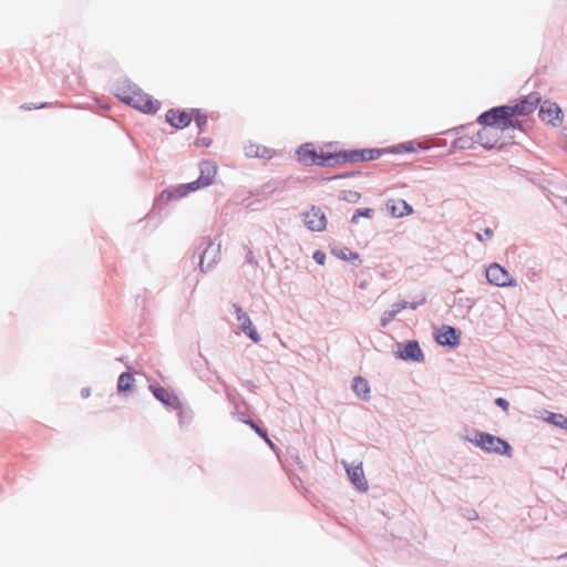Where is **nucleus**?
<instances>
[{
    "label": "nucleus",
    "instance_id": "18",
    "mask_svg": "<svg viewBox=\"0 0 567 567\" xmlns=\"http://www.w3.org/2000/svg\"><path fill=\"white\" fill-rule=\"evenodd\" d=\"M199 173L200 174L197 179L203 183L204 187H207L214 182L217 173V166L212 161H202L199 163Z\"/></svg>",
    "mask_w": 567,
    "mask_h": 567
},
{
    "label": "nucleus",
    "instance_id": "4",
    "mask_svg": "<svg viewBox=\"0 0 567 567\" xmlns=\"http://www.w3.org/2000/svg\"><path fill=\"white\" fill-rule=\"evenodd\" d=\"M332 167L339 166L344 163H358L378 159L383 155L380 148H362V150H343L331 152Z\"/></svg>",
    "mask_w": 567,
    "mask_h": 567
},
{
    "label": "nucleus",
    "instance_id": "30",
    "mask_svg": "<svg viewBox=\"0 0 567 567\" xmlns=\"http://www.w3.org/2000/svg\"><path fill=\"white\" fill-rule=\"evenodd\" d=\"M332 252L340 259L342 260H349L351 261L353 265L354 264V260H358L360 261L359 259V255L357 252H353L351 251L349 248L347 247H342L340 249H333Z\"/></svg>",
    "mask_w": 567,
    "mask_h": 567
},
{
    "label": "nucleus",
    "instance_id": "23",
    "mask_svg": "<svg viewBox=\"0 0 567 567\" xmlns=\"http://www.w3.org/2000/svg\"><path fill=\"white\" fill-rule=\"evenodd\" d=\"M135 386V379L133 373L126 371L122 372L117 379L116 391L118 394H126L133 391Z\"/></svg>",
    "mask_w": 567,
    "mask_h": 567
},
{
    "label": "nucleus",
    "instance_id": "13",
    "mask_svg": "<svg viewBox=\"0 0 567 567\" xmlns=\"http://www.w3.org/2000/svg\"><path fill=\"white\" fill-rule=\"evenodd\" d=\"M187 195L185 184L167 187L155 198L154 206L162 209L169 202L181 199Z\"/></svg>",
    "mask_w": 567,
    "mask_h": 567
},
{
    "label": "nucleus",
    "instance_id": "32",
    "mask_svg": "<svg viewBox=\"0 0 567 567\" xmlns=\"http://www.w3.org/2000/svg\"><path fill=\"white\" fill-rule=\"evenodd\" d=\"M546 421L559 429L567 430V417L560 413L550 412Z\"/></svg>",
    "mask_w": 567,
    "mask_h": 567
},
{
    "label": "nucleus",
    "instance_id": "53",
    "mask_svg": "<svg viewBox=\"0 0 567 567\" xmlns=\"http://www.w3.org/2000/svg\"><path fill=\"white\" fill-rule=\"evenodd\" d=\"M565 204L567 205V197L565 198Z\"/></svg>",
    "mask_w": 567,
    "mask_h": 567
},
{
    "label": "nucleus",
    "instance_id": "5",
    "mask_svg": "<svg viewBox=\"0 0 567 567\" xmlns=\"http://www.w3.org/2000/svg\"><path fill=\"white\" fill-rule=\"evenodd\" d=\"M485 275L487 281L497 287H513L516 285V281L511 274L498 264H492L487 267Z\"/></svg>",
    "mask_w": 567,
    "mask_h": 567
},
{
    "label": "nucleus",
    "instance_id": "38",
    "mask_svg": "<svg viewBox=\"0 0 567 567\" xmlns=\"http://www.w3.org/2000/svg\"><path fill=\"white\" fill-rule=\"evenodd\" d=\"M204 185L198 179L193 181L190 183H185L186 193L190 194L192 192L198 190L203 188Z\"/></svg>",
    "mask_w": 567,
    "mask_h": 567
},
{
    "label": "nucleus",
    "instance_id": "17",
    "mask_svg": "<svg viewBox=\"0 0 567 567\" xmlns=\"http://www.w3.org/2000/svg\"><path fill=\"white\" fill-rule=\"evenodd\" d=\"M491 110L498 111L491 115V127L501 130L502 132L507 131V125H512V123L509 122L506 104L491 107Z\"/></svg>",
    "mask_w": 567,
    "mask_h": 567
},
{
    "label": "nucleus",
    "instance_id": "28",
    "mask_svg": "<svg viewBox=\"0 0 567 567\" xmlns=\"http://www.w3.org/2000/svg\"><path fill=\"white\" fill-rule=\"evenodd\" d=\"M405 308H406V303H399V302L393 303L389 310H385L382 313L381 319H380L381 327L385 328L395 318V316L398 313H400L401 310H403Z\"/></svg>",
    "mask_w": 567,
    "mask_h": 567
},
{
    "label": "nucleus",
    "instance_id": "7",
    "mask_svg": "<svg viewBox=\"0 0 567 567\" xmlns=\"http://www.w3.org/2000/svg\"><path fill=\"white\" fill-rule=\"evenodd\" d=\"M539 102H540V97L537 94H530V95L519 100L514 105L506 104L508 116L514 117V116H518V115H522V116L529 115L537 109V105L539 104Z\"/></svg>",
    "mask_w": 567,
    "mask_h": 567
},
{
    "label": "nucleus",
    "instance_id": "16",
    "mask_svg": "<svg viewBox=\"0 0 567 567\" xmlns=\"http://www.w3.org/2000/svg\"><path fill=\"white\" fill-rule=\"evenodd\" d=\"M347 474L351 483L355 486V488L360 492H365L368 489V482L364 476L362 464L350 466L344 464Z\"/></svg>",
    "mask_w": 567,
    "mask_h": 567
},
{
    "label": "nucleus",
    "instance_id": "45",
    "mask_svg": "<svg viewBox=\"0 0 567 567\" xmlns=\"http://www.w3.org/2000/svg\"><path fill=\"white\" fill-rule=\"evenodd\" d=\"M509 122L512 123V125H507V130L515 128V130L524 131V125H523L522 121L509 117Z\"/></svg>",
    "mask_w": 567,
    "mask_h": 567
},
{
    "label": "nucleus",
    "instance_id": "10",
    "mask_svg": "<svg viewBox=\"0 0 567 567\" xmlns=\"http://www.w3.org/2000/svg\"><path fill=\"white\" fill-rule=\"evenodd\" d=\"M434 338L440 346L456 348L461 343V331L455 327L443 324Z\"/></svg>",
    "mask_w": 567,
    "mask_h": 567
},
{
    "label": "nucleus",
    "instance_id": "35",
    "mask_svg": "<svg viewBox=\"0 0 567 567\" xmlns=\"http://www.w3.org/2000/svg\"><path fill=\"white\" fill-rule=\"evenodd\" d=\"M485 432L474 431L473 436L466 435L465 440L473 443L475 446L482 449L483 435Z\"/></svg>",
    "mask_w": 567,
    "mask_h": 567
},
{
    "label": "nucleus",
    "instance_id": "40",
    "mask_svg": "<svg viewBox=\"0 0 567 567\" xmlns=\"http://www.w3.org/2000/svg\"><path fill=\"white\" fill-rule=\"evenodd\" d=\"M313 260L319 265H324L326 261V252L322 250H316L312 255Z\"/></svg>",
    "mask_w": 567,
    "mask_h": 567
},
{
    "label": "nucleus",
    "instance_id": "27",
    "mask_svg": "<svg viewBox=\"0 0 567 567\" xmlns=\"http://www.w3.org/2000/svg\"><path fill=\"white\" fill-rule=\"evenodd\" d=\"M380 151H383V154H402L416 152V148L414 141H408L390 147L380 148Z\"/></svg>",
    "mask_w": 567,
    "mask_h": 567
},
{
    "label": "nucleus",
    "instance_id": "14",
    "mask_svg": "<svg viewBox=\"0 0 567 567\" xmlns=\"http://www.w3.org/2000/svg\"><path fill=\"white\" fill-rule=\"evenodd\" d=\"M154 398L166 408L179 406V399L174 393L159 385L158 383H151L148 386Z\"/></svg>",
    "mask_w": 567,
    "mask_h": 567
},
{
    "label": "nucleus",
    "instance_id": "25",
    "mask_svg": "<svg viewBox=\"0 0 567 567\" xmlns=\"http://www.w3.org/2000/svg\"><path fill=\"white\" fill-rule=\"evenodd\" d=\"M240 420L243 423L249 425L255 431V433L261 437L272 450L275 449V445L269 439L266 429L259 426L252 419L246 417L245 414H241Z\"/></svg>",
    "mask_w": 567,
    "mask_h": 567
},
{
    "label": "nucleus",
    "instance_id": "48",
    "mask_svg": "<svg viewBox=\"0 0 567 567\" xmlns=\"http://www.w3.org/2000/svg\"><path fill=\"white\" fill-rule=\"evenodd\" d=\"M466 518L468 520H475V519L478 518V514H477L476 511L472 509V511L468 512V515H466Z\"/></svg>",
    "mask_w": 567,
    "mask_h": 567
},
{
    "label": "nucleus",
    "instance_id": "34",
    "mask_svg": "<svg viewBox=\"0 0 567 567\" xmlns=\"http://www.w3.org/2000/svg\"><path fill=\"white\" fill-rule=\"evenodd\" d=\"M498 111H494V110H487L483 113H481L477 117V123L484 125V127H491V121H492V116L494 113H497Z\"/></svg>",
    "mask_w": 567,
    "mask_h": 567
},
{
    "label": "nucleus",
    "instance_id": "9",
    "mask_svg": "<svg viewBox=\"0 0 567 567\" xmlns=\"http://www.w3.org/2000/svg\"><path fill=\"white\" fill-rule=\"evenodd\" d=\"M399 350L396 358L408 362H423L424 354L416 340H409L403 343H398Z\"/></svg>",
    "mask_w": 567,
    "mask_h": 567
},
{
    "label": "nucleus",
    "instance_id": "44",
    "mask_svg": "<svg viewBox=\"0 0 567 567\" xmlns=\"http://www.w3.org/2000/svg\"><path fill=\"white\" fill-rule=\"evenodd\" d=\"M289 455H290L291 460L293 461V463L299 466V468H301V470L305 468V465H303L297 451L289 452Z\"/></svg>",
    "mask_w": 567,
    "mask_h": 567
},
{
    "label": "nucleus",
    "instance_id": "43",
    "mask_svg": "<svg viewBox=\"0 0 567 567\" xmlns=\"http://www.w3.org/2000/svg\"><path fill=\"white\" fill-rule=\"evenodd\" d=\"M495 404L501 408L503 411L507 412L509 409V402L505 398H496Z\"/></svg>",
    "mask_w": 567,
    "mask_h": 567
},
{
    "label": "nucleus",
    "instance_id": "1",
    "mask_svg": "<svg viewBox=\"0 0 567 567\" xmlns=\"http://www.w3.org/2000/svg\"><path fill=\"white\" fill-rule=\"evenodd\" d=\"M123 86L116 87L115 95L125 104L145 113L155 114L161 109V102L144 93L136 84L125 80Z\"/></svg>",
    "mask_w": 567,
    "mask_h": 567
},
{
    "label": "nucleus",
    "instance_id": "21",
    "mask_svg": "<svg viewBox=\"0 0 567 567\" xmlns=\"http://www.w3.org/2000/svg\"><path fill=\"white\" fill-rule=\"evenodd\" d=\"M475 143H478L487 151L497 148V138L491 134L487 127H483L477 132Z\"/></svg>",
    "mask_w": 567,
    "mask_h": 567
},
{
    "label": "nucleus",
    "instance_id": "51",
    "mask_svg": "<svg viewBox=\"0 0 567 567\" xmlns=\"http://www.w3.org/2000/svg\"><path fill=\"white\" fill-rule=\"evenodd\" d=\"M463 128H464V126H463V125H461V126L454 127L452 131H454V132H460V131H461V130H463Z\"/></svg>",
    "mask_w": 567,
    "mask_h": 567
},
{
    "label": "nucleus",
    "instance_id": "29",
    "mask_svg": "<svg viewBox=\"0 0 567 567\" xmlns=\"http://www.w3.org/2000/svg\"><path fill=\"white\" fill-rule=\"evenodd\" d=\"M47 107H61V109H63V107H66V105L61 103V102H54V103L43 102V103H40V104L23 103L20 106V109L24 110V111L40 110V109H47Z\"/></svg>",
    "mask_w": 567,
    "mask_h": 567
},
{
    "label": "nucleus",
    "instance_id": "47",
    "mask_svg": "<svg viewBox=\"0 0 567 567\" xmlns=\"http://www.w3.org/2000/svg\"><path fill=\"white\" fill-rule=\"evenodd\" d=\"M246 262H248L249 265H255L256 264V260H255V257H254V252L250 249L247 250Z\"/></svg>",
    "mask_w": 567,
    "mask_h": 567
},
{
    "label": "nucleus",
    "instance_id": "20",
    "mask_svg": "<svg viewBox=\"0 0 567 567\" xmlns=\"http://www.w3.org/2000/svg\"><path fill=\"white\" fill-rule=\"evenodd\" d=\"M245 155L250 158H265L269 159L272 157L274 151L267 146L258 144H248L245 146Z\"/></svg>",
    "mask_w": 567,
    "mask_h": 567
},
{
    "label": "nucleus",
    "instance_id": "37",
    "mask_svg": "<svg viewBox=\"0 0 567 567\" xmlns=\"http://www.w3.org/2000/svg\"><path fill=\"white\" fill-rule=\"evenodd\" d=\"M494 236V231L492 228H485L483 230V233H476L475 234V238L478 240V241H484L486 239H491L492 237Z\"/></svg>",
    "mask_w": 567,
    "mask_h": 567
},
{
    "label": "nucleus",
    "instance_id": "52",
    "mask_svg": "<svg viewBox=\"0 0 567 567\" xmlns=\"http://www.w3.org/2000/svg\"><path fill=\"white\" fill-rule=\"evenodd\" d=\"M559 557H560V558H563V557H567V553H565L564 555H560Z\"/></svg>",
    "mask_w": 567,
    "mask_h": 567
},
{
    "label": "nucleus",
    "instance_id": "42",
    "mask_svg": "<svg viewBox=\"0 0 567 567\" xmlns=\"http://www.w3.org/2000/svg\"><path fill=\"white\" fill-rule=\"evenodd\" d=\"M425 301H426V299H425V297H423L420 301L409 302V301L402 300L399 303H406V308H410L412 310H416L420 306L425 303Z\"/></svg>",
    "mask_w": 567,
    "mask_h": 567
},
{
    "label": "nucleus",
    "instance_id": "36",
    "mask_svg": "<svg viewBox=\"0 0 567 567\" xmlns=\"http://www.w3.org/2000/svg\"><path fill=\"white\" fill-rule=\"evenodd\" d=\"M361 198V194L357 190H348L343 192L342 199L349 203H358Z\"/></svg>",
    "mask_w": 567,
    "mask_h": 567
},
{
    "label": "nucleus",
    "instance_id": "49",
    "mask_svg": "<svg viewBox=\"0 0 567 567\" xmlns=\"http://www.w3.org/2000/svg\"><path fill=\"white\" fill-rule=\"evenodd\" d=\"M91 395V389L90 388H83L81 390V396L83 399H87Z\"/></svg>",
    "mask_w": 567,
    "mask_h": 567
},
{
    "label": "nucleus",
    "instance_id": "41",
    "mask_svg": "<svg viewBox=\"0 0 567 567\" xmlns=\"http://www.w3.org/2000/svg\"><path fill=\"white\" fill-rule=\"evenodd\" d=\"M373 209L372 208H358L355 209V214L359 217H365L371 218L373 216Z\"/></svg>",
    "mask_w": 567,
    "mask_h": 567
},
{
    "label": "nucleus",
    "instance_id": "31",
    "mask_svg": "<svg viewBox=\"0 0 567 567\" xmlns=\"http://www.w3.org/2000/svg\"><path fill=\"white\" fill-rule=\"evenodd\" d=\"M475 143L474 137L460 136L452 142V148L454 150H471Z\"/></svg>",
    "mask_w": 567,
    "mask_h": 567
},
{
    "label": "nucleus",
    "instance_id": "33",
    "mask_svg": "<svg viewBox=\"0 0 567 567\" xmlns=\"http://www.w3.org/2000/svg\"><path fill=\"white\" fill-rule=\"evenodd\" d=\"M190 114L193 115L199 132H203L205 125L207 124V115L204 114L199 109H192Z\"/></svg>",
    "mask_w": 567,
    "mask_h": 567
},
{
    "label": "nucleus",
    "instance_id": "46",
    "mask_svg": "<svg viewBox=\"0 0 567 567\" xmlns=\"http://www.w3.org/2000/svg\"><path fill=\"white\" fill-rule=\"evenodd\" d=\"M210 144H212V140L208 137H199L196 140V145H198V146L208 147V146H210Z\"/></svg>",
    "mask_w": 567,
    "mask_h": 567
},
{
    "label": "nucleus",
    "instance_id": "22",
    "mask_svg": "<svg viewBox=\"0 0 567 567\" xmlns=\"http://www.w3.org/2000/svg\"><path fill=\"white\" fill-rule=\"evenodd\" d=\"M174 410H177L178 425L182 430H186L194 420V411L189 406H185L179 401V406H174Z\"/></svg>",
    "mask_w": 567,
    "mask_h": 567
},
{
    "label": "nucleus",
    "instance_id": "19",
    "mask_svg": "<svg viewBox=\"0 0 567 567\" xmlns=\"http://www.w3.org/2000/svg\"><path fill=\"white\" fill-rule=\"evenodd\" d=\"M386 208L391 215L396 218L408 216L413 212L412 206L403 199L389 200L386 203Z\"/></svg>",
    "mask_w": 567,
    "mask_h": 567
},
{
    "label": "nucleus",
    "instance_id": "12",
    "mask_svg": "<svg viewBox=\"0 0 567 567\" xmlns=\"http://www.w3.org/2000/svg\"><path fill=\"white\" fill-rule=\"evenodd\" d=\"M303 223L311 231H322L327 227V218L320 207L312 206L303 214Z\"/></svg>",
    "mask_w": 567,
    "mask_h": 567
},
{
    "label": "nucleus",
    "instance_id": "15",
    "mask_svg": "<svg viewBox=\"0 0 567 567\" xmlns=\"http://www.w3.org/2000/svg\"><path fill=\"white\" fill-rule=\"evenodd\" d=\"M166 122L178 130L187 127L192 122V116L185 110L169 109L166 112Z\"/></svg>",
    "mask_w": 567,
    "mask_h": 567
},
{
    "label": "nucleus",
    "instance_id": "6",
    "mask_svg": "<svg viewBox=\"0 0 567 567\" xmlns=\"http://www.w3.org/2000/svg\"><path fill=\"white\" fill-rule=\"evenodd\" d=\"M483 437L482 450L487 453L511 456L513 449L506 440L486 432L484 433Z\"/></svg>",
    "mask_w": 567,
    "mask_h": 567
},
{
    "label": "nucleus",
    "instance_id": "24",
    "mask_svg": "<svg viewBox=\"0 0 567 567\" xmlns=\"http://www.w3.org/2000/svg\"><path fill=\"white\" fill-rule=\"evenodd\" d=\"M284 188L282 182L279 181H270L262 184L255 193L256 196H260L266 199L270 197L274 193L279 192Z\"/></svg>",
    "mask_w": 567,
    "mask_h": 567
},
{
    "label": "nucleus",
    "instance_id": "39",
    "mask_svg": "<svg viewBox=\"0 0 567 567\" xmlns=\"http://www.w3.org/2000/svg\"><path fill=\"white\" fill-rule=\"evenodd\" d=\"M360 174H361V172H359V171H357V172L340 173V174H337V175H333V176L329 177L328 179L332 181V179L350 178V177L359 176Z\"/></svg>",
    "mask_w": 567,
    "mask_h": 567
},
{
    "label": "nucleus",
    "instance_id": "11",
    "mask_svg": "<svg viewBox=\"0 0 567 567\" xmlns=\"http://www.w3.org/2000/svg\"><path fill=\"white\" fill-rule=\"evenodd\" d=\"M538 115L543 122L553 126H558L564 121L561 109L556 103L549 101H545L540 105Z\"/></svg>",
    "mask_w": 567,
    "mask_h": 567
},
{
    "label": "nucleus",
    "instance_id": "50",
    "mask_svg": "<svg viewBox=\"0 0 567 567\" xmlns=\"http://www.w3.org/2000/svg\"><path fill=\"white\" fill-rule=\"evenodd\" d=\"M359 218H360V217H359V216H357V214L354 213V214L352 215L351 223H352V224H358Z\"/></svg>",
    "mask_w": 567,
    "mask_h": 567
},
{
    "label": "nucleus",
    "instance_id": "3",
    "mask_svg": "<svg viewBox=\"0 0 567 567\" xmlns=\"http://www.w3.org/2000/svg\"><path fill=\"white\" fill-rule=\"evenodd\" d=\"M296 155L298 162L301 163L303 166L332 167L331 152L318 153L315 147V144L311 142L301 144L297 148Z\"/></svg>",
    "mask_w": 567,
    "mask_h": 567
},
{
    "label": "nucleus",
    "instance_id": "2",
    "mask_svg": "<svg viewBox=\"0 0 567 567\" xmlns=\"http://www.w3.org/2000/svg\"><path fill=\"white\" fill-rule=\"evenodd\" d=\"M220 259V243L215 245L210 237H202L192 256L193 262L197 260V266L202 274L212 270Z\"/></svg>",
    "mask_w": 567,
    "mask_h": 567
},
{
    "label": "nucleus",
    "instance_id": "8",
    "mask_svg": "<svg viewBox=\"0 0 567 567\" xmlns=\"http://www.w3.org/2000/svg\"><path fill=\"white\" fill-rule=\"evenodd\" d=\"M233 313L236 316V320L239 323L240 330L255 343L260 341V336L252 324L247 312L243 310V308L238 303H233Z\"/></svg>",
    "mask_w": 567,
    "mask_h": 567
},
{
    "label": "nucleus",
    "instance_id": "26",
    "mask_svg": "<svg viewBox=\"0 0 567 567\" xmlns=\"http://www.w3.org/2000/svg\"><path fill=\"white\" fill-rule=\"evenodd\" d=\"M353 392L361 399L367 400L370 393L369 382L362 377H355L352 381Z\"/></svg>",
    "mask_w": 567,
    "mask_h": 567
}]
</instances>
